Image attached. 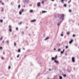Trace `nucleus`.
I'll list each match as a JSON object with an SVG mask.
<instances>
[{"mask_svg":"<svg viewBox=\"0 0 79 79\" xmlns=\"http://www.w3.org/2000/svg\"><path fill=\"white\" fill-rule=\"evenodd\" d=\"M2 1H0V3H2Z\"/></svg>","mask_w":79,"mask_h":79,"instance_id":"a18cd8bd","label":"nucleus"},{"mask_svg":"<svg viewBox=\"0 0 79 79\" xmlns=\"http://www.w3.org/2000/svg\"><path fill=\"white\" fill-rule=\"evenodd\" d=\"M4 43V41H3L2 43Z\"/></svg>","mask_w":79,"mask_h":79,"instance_id":"8fccbe9b","label":"nucleus"},{"mask_svg":"<svg viewBox=\"0 0 79 79\" xmlns=\"http://www.w3.org/2000/svg\"><path fill=\"white\" fill-rule=\"evenodd\" d=\"M73 42V40H72L69 42V43L70 44H72V42Z\"/></svg>","mask_w":79,"mask_h":79,"instance_id":"423d86ee","label":"nucleus"},{"mask_svg":"<svg viewBox=\"0 0 79 79\" xmlns=\"http://www.w3.org/2000/svg\"><path fill=\"white\" fill-rule=\"evenodd\" d=\"M33 10H31L30 11V13H32L33 12Z\"/></svg>","mask_w":79,"mask_h":79,"instance_id":"9b49d317","label":"nucleus"},{"mask_svg":"<svg viewBox=\"0 0 79 79\" xmlns=\"http://www.w3.org/2000/svg\"><path fill=\"white\" fill-rule=\"evenodd\" d=\"M35 21H36V20H33L31 21V23H34V22H35Z\"/></svg>","mask_w":79,"mask_h":79,"instance_id":"0eeeda50","label":"nucleus"},{"mask_svg":"<svg viewBox=\"0 0 79 79\" xmlns=\"http://www.w3.org/2000/svg\"><path fill=\"white\" fill-rule=\"evenodd\" d=\"M57 57L58 56H56L54 58L53 57H52V60H54V62H55L56 63H57L58 64V63H59V62H58V61L57 60H56L57 59Z\"/></svg>","mask_w":79,"mask_h":79,"instance_id":"f257e3e1","label":"nucleus"},{"mask_svg":"<svg viewBox=\"0 0 79 79\" xmlns=\"http://www.w3.org/2000/svg\"><path fill=\"white\" fill-rule=\"evenodd\" d=\"M1 58V59H2V60H4V58H3V57H2Z\"/></svg>","mask_w":79,"mask_h":79,"instance_id":"7c9ffc66","label":"nucleus"},{"mask_svg":"<svg viewBox=\"0 0 79 79\" xmlns=\"http://www.w3.org/2000/svg\"><path fill=\"white\" fill-rule=\"evenodd\" d=\"M65 48H68V46H66L65 47Z\"/></svg>","mask_w":79,"mask_h":79,"instance_id":"a211bd4d","label":"nucleus"},{"mask_svg":"<svg viewBox=\"0 0 79 79\" xmlns=\"http://www.w3.org/2000/svg\"><path fill=\"white\" fill-rule=\"evenodd\" d=\"M18 52H21V50H20V49H19L18 50Z\"/></svg>","mask_w":79,"mask_h":79,"instance_id":"4be33fe9","label":"nucleus"},{"mask_svg":"<svg viewBox=\"0 0 79 79\" xmlns=\"http://www.w3.org/2000/svg\"><path fill=\"white\" fill-rule=\"evenodd\" d=\"M27 27H26V29H27Z\"/></svg>","mask_w":79,"mask_h":79,"instance_id":"09e8293b","label":"nucleus"},{"mask_svg":"<svg viewBox=\"0 0 79 79\" xmlns=\"http://www.w3.org/2000/svg\"><path fill=\"white\" fill-rule=\"evenodd\" d=\"M9 31L10 32H11L12 31V30L11 29V25H10L9 26Z\"/></svg>","mask_w":79,"mask_h":79,"instance_id":"20e7f679","label":"nucleus"},{"mask_svg":"<svg viewBox=\"0 0 79 79\" xmlns=\"http://www.w3.org/2000/svg\"><path fill=\"white\" fill-rule=\"evenodd\" d=\"M16 30H18V28L17 27V28H16Z\"/></svg>","mask_w":79,"mask_h":79,"instance_id":"72a5a7b5","label":"nucleus"},{"mask_svg":"<svg viewBox=\"0 0 79 79\" xmlns=\"http://www.w3.org/2000/svg\"><path fill=\"white\" fill-rule=\"evenodd\" d=\"M22 11H20L19 13L20 15H22Z\"/></svg>","mask_w":79,"mask_h":79,"instance_id":"1a4fd4ad","label":"nucleus"},{"mask_svg":"<svg viewBox=\"0 0 79 79\" xmlns=\"http://www.w3.org/2000/svg\"><path fill=\"white\" fill-rule=\"evenodd\" d=\"M23 50H25V48H23Z\"/></svg>","mask_w":79,"mask_h":79,"instance_id":"79ce46f5","label":"nucleus"},{"mask_svg":"<svg viewBox=\"0 0 79 79\" xmlns=\"http://www.w3.org/2000/svg\"><path fill=\"white\" fill-rule=\"evenodd\" d=\"M2 48H2V47H0V50H2Z\"/></svg>","mask_w":79,"mask_h":79,"instance_id":"c756f323","label":"nucleus"},{"mask_svg":"<svg viewBox=\"0 0 79 79\" xmlns=\"http://www.w3.org/2000/svg\"><path fill=\"white\" fill-rule=\"evenodd\" d=\"M61 2L62 3H64V0H61Z\"/></svg>","mask_w":79,"mask_h":79,"instance_id":"f8f14e48","label":"nucleus"},{"mask_svg":"<svg viewBox=\"0 0 79 79\" xmlns=\"http://www.w3.org/2000/svg\"><path fill=\"white\" fill-rule=\"evenodd\" d=\"M22 22H20L19 23V24L21 25V24H22Z\"/></svg>","mask_w":79,"mask_h":79,"instance_id":"ddd939ff","label":"nucleus"},{"mask_svg":"<svg viewBox=\"0 0 79 79\" xmlns=\"http://www.w3.org/2000/svg\"><path fill=\"white\" fill-rule=\"evenodd\" d=\"M60 25V23H59L58 24V26H59Z\"/></svg>","mask_w":79,"mask_h":79,"instance_id":"a19ab883","label":"nucleus"},{"mask_svg":"<svg viewBox=\"0 0 79 79\" xmlns=\"http://www.w3.org/2000/svg\"><path fill=\"white\" fill-rule=\"evenodd\" d=\"M3 39V37H1V38H0V40H2Z\"/></svg>","mask_w":79,"mask_h":79,"instance_id":"cd10ccee","label":"nucleus"},{"mask_svg":"<svg viewBox=\"0 0 79 79\" xmlns=\"http://www.w3.org/2000/svg\"><path fill=\"white\" fill-rule=\"evenodd\" d=\"M58 18H60V19H62V21H63V18H64V15L62 14L60 15V16H59L58 17Z\"/></svg>","mask_w":79,"mask_h":79,"instance_id":"f03ea898","label":"nucleus"},{"mask_svg":"<svg viewBox=\"0 0 79 79\" xmlns=\"http://www.w3.org/2000/svg\"><path fill=\"white\" fill-rule=\"evenodd\" d=\"M42 3H44V1L42 2Z\"/></svg>","mask_w":79,"mask_h":79,"instance_id":"58836bf2","label":"nucleus"},{"mask_svg":"<svg viewBox=\"0 0 79 79\" xmlns=\"http://www.w3.org/2000/svg\"><path fill=\"white\" fill-rule=\"evenodd\" d=\"M64 6L65 7H66V4H64Z\"/></svg>","mask_w":79,"mask_h":79,"instance_id":"4468645a","label":"nucleus"},{"mask_svg":"<svg viewBox=\"0 0 79 79\" xmlns=\"http://www.w3.org/2000/svg\"><path fill=\"white\" fill-rule=\"evenodd\" d=\"M20 7H21V6L20 5H19L18 6V8H20Z\"/></svg>","mask_w":79,"mask_h":79,"instance_id":"aec40b11","label":"nucleus"},{"mask_svg":"<svg viewBox=\"0 0 79 79\" xmlns=\"http://www.w3.org/2000/svg\"><path fill=\"white\" fill-rule=\"evenodd\" d=\"M5 52H3V55H5Z\"/></svg>","mask_w":79,"mask_h":79,"instance_id":"ea45409f","label":"nucleus"},{"mask_svg":"<svg viewBox=\"0 0 79 79\" xmlns=\"http://www.w3.org/2000/svg\"><path fill=\"white\" fill-rule=\"evenodd\" d=\"M19 54L17 56V58H19Z\"/></svg>","mask_w":79,"mask_h":79,"instance_id":"b1692460","label":"nucleus"},{"mask_svg":"<svg viewBox=\"0 0 79 79\" xmlns=\"http://www.w3.org/2000/svg\"><path fill=\"white\" fill-rule=\"evenodd\" d=\"M21 11H22V12H24V9H22V10H21Z\"/></svg>","mask_w":79,"mask_h":79,"instance_id":"2eb2a0df","label":"nucleus"},{"mask_svg":"<svg viewBox=\"0 0 79 79\" xmlns=\"http://www.w3.org/2000/svg\"><path fill=\"white\" fill-rule=\"evenodd\" d=\"M0 22H1V23H2L3 22V20H0Z\"/></svg>","mask_w":79,"mask_h":79,"instance_id":"412c9836","label":"nucleus"},{"mask_svg":"<svg viewBox=\"0 0 79 79\" xmlns=\"http://www.w3.org/2000/svg\"><path fill=\"white\" fill-rule=\"evenodd\" d=\"M61 50H60V49H58V51H60Z\"/></svg>","mask_w":79,"mask_h":79,"instance_id":"f704fd0d","label":"nucleus"},{"mask_svg":"<svg viewBox=\"0 0 79 79\" xmlns=\"http://www.w3.org/2000/svg\"><path fill=\"white\" fill-rule=\"evenodd\" d=\"M63 52H64V49L63 50Z\"/></svg>","mask_w":79,"mask_h":79,"instance_id":"37998d69","label":"nucleus"},{"mask_svg":"<svg viewBox=\"0 0 79 79\" xmlns=\"http://www.w3.org/2000/svg\"><path fill=\"white\" fill-rule=\"evenodd\" d=\"M40 4H41V2H39L37 3V6L38 7H39L41 5Z\"/></svg>","mask_w":79,"mask_h":79,"instance_id":"7ed1b4c3","label":"nucleus"},{"mask_svg":"<svg viewBox=\"0 0 79 79\" xmlns=\"http://www.w3.org/2000/svg\"><path fill=\"white\" fill-rule=\"evenodd\" d=\"M72 62H73V63L75 62V58H74V57H73L72 58Z\"/></svg>","mask_w":79,"mask_h":79,"instance_id":"39448f33","label":"nucleus"},{"mask_svg":"<svg viewBox=\"0 0 79 79\" xmlns=\"http://www.w3.org/2000/svg\"><path fill=\"white\" fill-rule=\"evenodd\" d=\"M63 52H64L63 51H61V54H63Z\"/></svg>","mask_w":79,"mask_h":79,"instance_id":"a878e982","label":"nucleus"},{"mask_svg":"<svg viewBox=\"0 0 79 79\" xmlns=\"http://www.w3.org/2000/svg\"><path fill=\"white\" fill-rule=\"evenodd\" d=\"M69 12H70V13H71V10L69 9Z\"/></svg>","mask_w":79,"mask_h":79,"instance_id":"5701e85b","label":"nucleus"},{"mask_svg":"<svg viewBox=\"0 0 79 79\" xmlns=\"http://www.w3.org/2000/svg\"><path fill=\"white\" fill-rule=\"evenodd\" d=\"M67 35H69V34H70V32H67Z\"/></svg>","mask_w":79,"mask_h":79,"instance_id":"9d476101","label":"nucleus"},{"mask_svg":"<svg viewBox=\"0 0 79 79\" xmlns=\"http://www.w3.org/2000/svg\"><path fill=\"white\" fill-rule=\"evenodd\" d=\"M60 79H62V77L60 76Z\"/></svg>","mask_w":79,"mask_h":79,"instance_id":"393cba45","label":"nucleus"},{"mask_svg":"<svg viewBox=\"0 0 79 79\" xmlns=\"http://www.w3.org/2000/svg\"><path fill=\"white\" fill-rule=\"evenodd\" d=\"M8 42H9L8 41H7V44H8Z\"/></svg>","mask_w":79,"mask_h":79,"instance_id":"c03bdc74","label":"nucleus"},{"mask_svg":"<svg viewBox=\"0 0 79 79\" xmlns=\"http://www.w3.org/2000/svg\"><path fill=\"white\" fill-rule=\"evenodd\" d=\"M14 45H15V46H16V43L15 42L14 43Z\"/></svg>","mask_w":79,"mask_h":79,"instance_id":"f3484780","label":"nucleus"},{"mask_svg":"<svg viewBox=\"0 0 79 79\" xmlns=\"http://www.w3.org/2000/svg\"><path fill=\"white\" fill-rule=\"evenodd\" d=\"M51 1H52V2H53L54 1V0H51Z\"/></svg>","mask_w":79,"mask_h":79,"instance_id":"de8ad7c7","label":"nucleus"},{"mask_svg":"<svg viewBox=\"0 0 79 79\" xmlns=\"http://www.w3.org/2000/svg\"><path fill=\"white\" fill-rule=\"evenodd\" d=\"M54 50H56V48H55L54 49Z\"/></svg>","mask_w":79,"mask_h":79,"instance_id":"49530a36","label":"nucleus"},{"mask_svg":"<svg viewBox=\"0 0 79 79\" xmlns=\"http://www.w3.org/2000/svg\"><path fill=\"white\" fill-rule=\"evenodd\" d=\"M11 68V67H10V66H9L8 67V69H10Z\"/></svg>","mask_w":79,"mask_h":79,"instance_id":"2f4dec72","label":"nucleus"},{"mask_svg":"<svg viewBox=\"0 0 79 79\" xmlns=\"http://www.w3.org/2000/svg\"><path fill=\"white\" fill-rule=\"evenodd\" d=\"M61 36H63V35L62 34H61Z\"/></svg>","mask_w":79,"mask_h":79,"instance_id":"c9c22d12","label":"nucleus"},{"mask_svg":"<svg viewBox=\"0 0 79 79\" xmlns=\"http://www.w3.org/2000/svg\"><path fill=\"white\" fill-rule=\"evenodd\" d=\"M75 36H76V35H73V37H75Z\"/></svg>","mask_w":79,"mask_h":79,"instance_id":"c85d7f7f","label":"nucleus"},{"mask_svg":"<svg viewBox=\"0 0 79 79\" xmlns=\"http://www.w3.org/2000/svg\"><path fill=\"white\" fill-rule=\"evenodd\" d=\"M63 32H62V34H63Z\"/></svg>","mask_w":79,"mask_h":79,"instance_id":"3c124183","label":"nucleus"},{"mask_svg":"<svg viewBox=\"0 0 79 79\" xmlns=\"http://www.w3.org/2000/svg\"><path fill=\"white\" fill-rule=\"evenodd\" d=\"M71 2V0H70L68 2V3H70V2Z\"/></svg>","mask_w":79,"mask_h":79,"instance_id":"6ab92c4d","label":"nucleus"},{"mask_svg":"<svg viewBox=\"0 0 79 79\" xmlns=\"http://www.w3.org/2000/svg\"><path fill=\"white\" fill-rule=\"evenodd\" d=\"M49 71H51V69H49Z\"/></svg>","mask_w":79,"mask_h":79,"instance_id":"4c0bfd02","label":"nucleus"},{"mask_svg":"<svg viewBox=\"0 0 79 79\" xmlns=\"http://www.w3.org/2000/svg\"><path fill=\"white\" fill-rule=\"evenodd\" d=\"M46 12H47V11H42V13H46Z\"/></svg>","mask_w":79,"mask_h":79,"instance_id":"dca6fc26","label":"nucleus"},{"mask_svg":"<svg viewBox=\"0 0 79 79\" xmlns=\"http://www.w3.org/2000/svg\"><path fill=\"white\" fill-rule=\"evenodd\" d=\"M64 77H66V74H64Z\"/></svg>","mask_w":79,"mask_h":79,"instance_id":"bb28decb","label":"nucleus"},{"mask_svg":"<svg viewBox=\"0 0 79 79\" xmlns=\"http://www.w3.org/2000/svg\"><path fill=\"white\" fill-rule=\"evenodd\" d=\"M2 4L3 5H4V3H3V2H2Z\"/></svg>","mask_w":79,"mask_h":79,"instance_id":"e433bc0d","label":"nucleus"},{"mask_svg":"<svg viewBox=\"0 0 79 79\" xmlns=\"http://www.w3.org/2000/svg\"><path fill=\"white\" fill-rule=\"evenodd\" d=\"M1 11H3V8H2V10H1Z\"/></svg>","mask_w":79,"mask_h":79,"instance_id":"473e14b6","label":"nucleus"},{"mask_svg":"<svg viewBox=\"0 0 79 79\" xmlns=\"http://www.w3.org/2000/svg\"><path fill=\"white\" fill-rule=\"evenodd\" d=\"M49 37H47L45 40H48L49 39Z\"/></svg>","mask_w":79,"mask_h":79,"instance_id":"6e6552de","label":"nucleus"}]
</instances>
